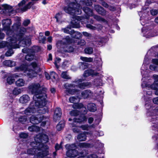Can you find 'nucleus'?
<instances>
[{
	"mask_svg": "<svg viewBox=\"0 0 158 158\" xmlns=\"http://www.w3.org/2000/svg\"><path fill=\"white\" fill-rule=\"evenodd\" d=\"M20 34L18 38H10L8 40L9 41H2L0 43V48L6 47L8 49L5 54L6 56H10L14 53L13 49L17 48L16 46H18L16 43L18 41H21L22 35L21 33Z\"/></svg>",
	"mask_w": 158,
	"mask_h": 158,
	"instance_id": "1",
	"label": "nucleus"
},
{
	"mask_svg": "<svg viewBox=\"0 0 158 158\" xmlns=\"http://www.w3.org/2000/svg\"><path fill=\"white\" fill-rule=\"evenodd\" d=\"M29 91L32 94H34L33 99L37 100L47 98L46 92L47 89L45 87H41L39 83L32 84L28 87Z\"/></svg>",
	"mask_w": 158,
	"mask_h": 158,
	"instance_id": "2",
	"label": "nucleus"
},
{
	"mask_svg": "<svg viewBox=\"0 0 158 158\" xmlns=\"http://www.w3.org/2000/svg\"><path fill=\"white\" fill-rule=\"evenodd\" d=\"M84 80L82 78L76 79L73 81L77 85H76L73 84H64V86L66 89V93L67 94L71 95L78 94L80 90L76 89V87H78L80 89H84V82H82Z\"/></svg>",
	"mask_w": 158,
	"mask_h": 158,
	"instance_id": "3",
	"label": "nucleus"
},
{
	"mask_svg": "<svg viewBox=\"0 0 158 158\" xmlns=\"http://www.w3.org/2000/svg\"><path fill=\"white\" fill-rule=\"evenodd\" d=\"M21 23L19 22L14 23L12 26L11 30V32H8L7 35L10 37V38H18L19 37L20 34H22V39L21 41L23 40V36L25 33L26 32L27 29L24 27H20Z\"/></svg>",
	"mask_w": 158,
	"mask_h": 158,
	"instance_id": "4",
	"label": "nucleus"
},
{
	"mask_svg": "<svg viewBox=\"0 0 158 158\" xmlns=\"http://www.w3.org/2000/svg\"><path fill=\"white\" fill-rule=\"evenodd\" d=\"M47 98H44L39 100H35V106L36 107L37 113L44 114L48 112V107L46 106L48 102Z\"/></svg>",
	"mask_w": 158,
	"mask_h": 158,
	"instance_id": "5",
	"label": "nucleus"
},
{
	"mask_svg": "<svg viewBox=\"0 0 158 158\" xmlns=\"http://www.w3.org/2000/svg\"><path fill=\"white\" fill-rule=\"evenodd\" d=\"M48 135L46 134L41 133L36 135L34 138V141L40 148L45 147L46 149H48V146L45 144L48 143Z\"/></svg>",
	"mask_w": 158,
	"mask_h": 158,
	"instance_id": "6",
	"label": "nucleus"
},
{
	"mask_svg": "<svg viewBox=\"0 0 158 158\" xmlns=\"http://www.w3.org/2000/svg\"><path fill=\"white\" fill-rule=\"evenodd\" d=\"M75 6H76V3L74 2H72L67 6L64 7L63 10L66 13L72 15L73 17L77 16V15L81 14L82 11L81 9L75 7Z\"/></svg>",
	"mask_w": 158,
	"mask_h": 158,
	"instance_id": "7",
	"label": "nucleus"
},
{
	"mask_svg": "<svg viewBox=\"0 0 158 158\" xmlns=\"http://www.w3.org/2000/svg\"><path fill=\"white\" fill-rule=\"evenodd\" d=\"M65 148L68 150L66 155L68 158H74L78 155V152L77 150V146L75 144L65 145Z\"/></svg>",
	"mask_w": 158,
	"mask_h": 158,
	"instance_id": "8",
	"label": "nucleus"
},
{
	"mask_svg": "<svg viewBox=\"0 0 158 158\" xmlns=\"http://www.w3.org/2000/svg\"><path fill=\"white\" fill-rule=\"evenodd\" d=\"M81 109V111H80V114L78 118H74L73 119V122L82 124L84 123L87 121V117L85 114H87V111L86 108L84 107Z\"/></svg>",
	"mask_w": 158,
	"mask_h": 158,
	"instance_id": "9",
	"label": "nucleus"
},
{
	"mask_svg": "<svg viewBox=\"0 0 158 158\" xmlns=\"http://www.w3.org/2000/svg\"><path fill=\"white\" fill-rule=\"evenodd\" d=\"M46 118V117L44 115L39 114L32 115L30 118V121L33 124H38Z\"/></svg>",
	"mask_w": 158,
	"mask_h": 158,
	"instance_id": "10",
	"label": "nucleus"
},
{
	"mask_svg": "<svg viewBox=\"0 0 158 158\" xmlns=\"http://www.w3.org/2000/svg\"><path fill=\"white\" fill-rule=\"evenodd\" d=\"M30 145L32 147L31 148H29L27 151L28 154L31 155H35L38 151L41 150V148L38 146L36 143L33 141L30 143Z\"/></svg>",
	"mask_w": 158,
	"mask_h": 158,
	"instance_id": "11",
	"label": "nucleus"
},
{
	"mask_svg": "<svg viewBox=\"0 0 158 158\" xmlns=\"http://www.w3.org/2000/svg\"><path fill=\"white\" fill-rule=\"evenodd\" d=\"M2 22L3 26V30L6 31V34L12 31L10 27L12 23L11 19H4L2 21Z\"/></svg>",
	"mask_w": 158,
	"mask_h": 158,
	"instance_id": "12",
	"label": "nucleus"
},
{
	"mask_svg": "<svg viewBox=\"0 0 158 158\" xmlns=\"http://www.w3.org/2000/svg\"><path fill=\"white\" fill-rule=\"evenodd\" d=\"M37 111L36 107L35 106V103H31L30 106L26 108L24 111L25 114L27 115H31L36 113Z\"/></svg>",
	"mask_w": 158,
	"mask_h": 158,
	"instance_id": "13",
	"label": "nucleus"
},
{
	"mask_svg": "<svg viewBox=\"0 0 158 158\" xmlns=\"http://www.w3.org/2000/svg\"><path fill=\"white\" fill-rule=\"evenodd\" d=\"M62 111L60 107H57L55 110L53 114V118L54 121L58 122L61 118Z\"/></svg>",
	"mask_w": 158,
	"mask_h": 158,
	"instance_id": "14",
	"label": "nucleus"
},
{
	"mask_svg": "<svg viewBox=\"0 0 158 158\" xmlns=\"http://www.w3.org/2000/svg\"><path fill=\"white\" fill-rule=\"evenodd\" d=\"M79 16L73 17L70 22L71 27L73 28H79L80 27V21L78 17Z\"/></svg>",
	"mask_w": 158,
	"mask_h": 158,
	"instance_id": "15",
	"label": "nucleus"
},
{
	"mask_svg": "<svg viewBox=\"0 0 158 158\" xmlns=\"http://www.w3.org/2000/svg\"><path fill=\"white\" fill-rule=\"evenodd\" d=\"M154 81L153 83L151 85V88L153 90H156L155 94L158 95V75H153Z\"/></svg>",
	"mask_w": 158,
	"mask_h": 158,
	"instance_id": "16",
	"label": "nucleus"
},
{
	"mask_svg": "<svg viewBox=\"0 0 158 158\" xmlns=\"http://www.w3.org/2000/svg\"><path fill=\"white\" fill-rule=\"evenodd\" d=\"M35 50L32 48L30 49L29 53L25 56V59L28 61H31L33 60L35 56Z\"/></svg>",
	"mask_w": 158,
	"mask_h": 158,
	"instance_id": "17",
	"label": "nucleus"
},
{
	"mask_svg": "<svg viewBox=\"0 0 158 158\" xmlns=\"http://www.w3.org/2000/svg\"><path fill=\"white\" fill-rule=\"evenodd\" d=\"M94 9L97 13L102 16H105L106 14V11L105 9L101 6L95 5L94 6Z\"/></svg>",
	"mask_w": 158,
	"mask_h": 158,
	"instance_id": "18",
	"label": "nucleus"
},
{
	"mask_svg": "<svg viewBox=\"0 0 158 158\" xmlns=\"http://www.w3.org/2000/svg\"><path fill=\"white\" fill-rule=\"evenodd\" d=\"M48 149H46L45 147L41 148V150L40 151H42L38 152L37 153V156L41 158L46 156L49 154V151L47 150Z\"/></svg>",
	"mask_w": 158,
	"mask_h": 158,
	"instance_id": "19",
	"label": "nucleus"
},
{
	"mask_svg": "<svg viewBox=\"0 0 158 158\" xmlns=\"http://www.w3.org/2000/svg\"><path fill=\"white\" fill-rule=\"evenodd\" d=\"M98 73L95 72L94 71L91 69H88L85 70L83 74L85 77H87L90 76H97Z\"/></svg>",
	"mask_w": 158,
	"mask_h": 158,
	"instance_id": "20",
	"label": "nucleus"
},
{
	"mask_svg": "<svg viewBox=\"0 0 158 158\" xmlns=\"http://www.w3.org/2000/svg\"><path fill=\"white\" fill-rule=\"evenodd\" d=\"M27 76L29 78H32L37 76V73L35 71V70L28 69H27Z\"/></svg>",
	"mask_w": 158,
	"mask_h": 158,
	"instance_id": "21",
	"label": "nucleus"
},
{
	"mask_svg": "<svg viewBox=\"0 0 158 158\" xmlns=\"http://www.w3.org/2000/svg\"><path fill=\"white\" fill-rule=\"evenodd\" d=\"M71 36L73 38L80 39L82 37V34L78 31H76L74 30H72L70 31Z\"/></svg>",
	"mask_w": 158,
	"mask_h": 158,
	"instance_id": "22",
	"label": "nucleus"
},
{
	"mask_svg": "<svg viewBox=\"0 0 158 158\" xmlns=\"http://www.w3.org/2000/svg\"><path fill=\"white\" fill-rule=\"evenodd\" d=\"M78 18L80 19V23L84 26H86L87 24L89 23L88 19L89 18V16H79Z\"/></svg>",
	"mask_w": 158,
	"mask_h": 158,
	"instance_id": "23",
	"label": "nucleus"
},
{
	"mask_svg": "<svg viewBox=\"0 0 158 158\" xmlns=\"http://www.w3.org/2000/svg\"><path fill=\"white\" fill-rule=\"evenodd\" d=\"M75 2L79 4H83L87 6H91L93 4L92 0H75Z\"/></svg>",
	"mask_w": 158,
	"mask_h": 158,
	"instance_id": "24",
	"label": "nucleus"
},
{
	"mask_svg": "<svg viewBox=\"0 0 158 158\" xmlns=\"http://www.w3.org/2000/svg\"><path fill=\"white\" fill-rule=\"evenodd\" d=\"M30 100V98L27 94H24L21 96L19 99V102L23 104H26Z\"/></svg>",
	"mask_w": 158,
	"mask_h": 158,
	"instance_id": "25",
	"label": "nucleus"
},
{
	"mask_svg": "<svg viewBox=\"0 0 158 158\" xmlns=\"http://www.w3.org/2000/svg\"><path fill=\"white\" fill-rule=\"evenodd\" d=\"M82 10L86 14L85 16H90L93 15V10L92 9L87 6H85L83 7Z\"/></svg>",
	"mask_w": 158,
	"mask_h": 158,
	"instance_id": "26",
	"label": "nucleus"
},
{
	"mask_svg": "<svg viewBox=\"0 0 158 158\" xmlns=\"http://www.w3.org/2000/svg\"><path fill=\"white\" fill-rule=\"evenodd\" d=\"M64 51L65 52H74V48L70 44L65 45L63 48Z\"/></svg>",
	"mask_w": 158,
	"mask_h": 158,
	"instance_id": "27",
	"label": "nucleus"
},
{
	"mask_svg": "<svg viewBox=\"0 0 158 158\" xmlns=\"http://www.w3.org/2000/svg\"><path fill=\"white\" fill-rule=\"evenodd\" d=\"M3 64L5 66L12 67L15 65L16 63L12 60H6L3 61Z\"/></svg>",
	"mask_w": 158,
	"mask_h": 158,
	"instance_id": "28",
	"label": "nucleus"
},
{
	"mask_svg": "<svg viewBox=\"0 0 158 158\" xmlns=\"http://www.w3.org/2000/svg\"><path fill=\"white\" fill-rule=\"evenodd\" d=\"M92 94L91 91L90 90L86 89L81 92V95L84 98L86 99L89 98Z\"/></svg>",
	"mask_w": 158,
	"mask_h": 158,
	"instance_id": "29",
	"label": "nucleus"
},
{
	"mask_svg": "<svg viewBox=\"0 0 158 158\" xmlns=\"http://www.w3.org/2000/svg\"><path fill=\"white\" fill-rule=\"evenodd\" d=\"M87 136L85 133H79L77 136V139L79 142L83 141L86 140Z\"/></svg>",
	"mask_w": 158,
	"mask_h": 158,
	"instance_id": "30",
	"label": "nucleus"
},
{
	"mask_svg": "<svg viewBox=\"0 0 158 158\" xmlns=\"http://www.w3.org/2000/svg\"><path fill=\"white\" fill-rule=\"evenodd\" d=\"M34 4L32 1L29 2L27 4L25 5L21 9L22 11L23 12H25L27 10L30 9L31 8V5H33Z\"/></svg>",
	"mask_w": 158,
	"mask_h": 158,
	"instance_id": "31",
	"label": "nucleus"
},
{
	"mask_svg": "<svg viewBox=\"0 0 158 158\" xmlns=\"http://www.w3.org/2000/svg\"><path fill=\"white\" fill-rule=\"evenodd\" d=\"M93 16L95 19L98 21H101L103 22H107V21L104 18H103L97 15H95L93 13Z\"/></svg>",
	"mask_w": 158,
	"mask_h": 158,
	"instance_id": "32",
	"label": "nucleus"
},
{
	"mask_svg": "<svg viewBox=\"0 0 158 158\" xmlns=\"http://www.w3.org/2000/svg\"><path fill=\"white\" fill-rule=\"evenodd\" d=\"M80 68L82 70L87 69L89 66V64L84 62H81L80 63Z\"/></svg>",
	"mask_w": 158,
	"mask_h": 158,
	"instance_id": "33",
	"label": "nucleus"
},
{
	"mask_svg": "<svg viewBox=\"0 0 158 158\" xmlns=\"http://www.w3.org/2000/svg\"><path fill=\"white\" fill-rule=\"evenodd\" d=\"M25 81L22 78H19L15 81V84L18 87H21L24 85Z\"/></svg>",
	"mask_w": 158,
	"mask_h": 158,
	"instance_id": "34",
	"label": "nucleus"
},
{
	"mask_svg": "<svg viewBox=\"0 0 158 158\" xmlns=\"http://www.w3.org/2000/svg\"><path fill=\"white\" fill-rule=\"evenodd\" d=\"M69 114L71 116H79L80 114V111L77 110H73L70 112Z\"/></svg>",
	"mask_w": 158,
	"mask_h": 158,
	"instance_id": "35",
	"label": "nucleus"
},
{
	"mask_svg": "<svg viewBox=\"0 0 158 158\" xmlns=\"http://www.w3.org/2000/svg\"><path fill=\"white\" fill-rule=\"evenodd\" d=\"M65 41L63 42V44L65 45H67V44H70L73 43V40L69 36H66L64 38Z\"/></svg>",
	"mask_w": 158,
	"mask_h": 158,
	"instance_id": "36",
	"label": "nucleus"
},
{
	"mask_svg": "<svg viewBox=\"0 0 158 158\" xmlns=\"http://www.w3.org/2000/svg\"><path fill=\"white\" fill-rule=\"evenodd\" d=\"M18 121L22 124H24L27 121V118L25 115L20 116L18 118Z\"/></svg>",
	"mask_w": 158,
	"mask_h": 158,
	"instance_id": "37",
	"label": "nucleus"
},
{
	"mask_svg": "<svg viewBox=\"0 0 158 158\" xmlns=\"http://www.w3.org/2000/svg\"><path fill=\"white\" fill-rule=\"evenodd\" d=\"M80 59L83 61L86 62H93V59L91 57H87L81 56Z\"/></svg>",
	"mask_w": 158,
	"mask_h": 158,
	"instance_id": "38",
	"label": "nucleus"
},
{
	"mask_svg": "<svg viewBox=\"0 0 158 158\" xmlns=\"http://www.w3.org/2000/svg\"><path fill=\"white\" fill-rule=\"evenodd\" d=\"M84 106L83 104L82 103H75L73 106V107L74 109H82Z\"/></svg>",
	"mask_w": 158,
	"mask_h": 158,
	"instance_id": "39",
	"label": "nucleus"
},
{
	"mask_svg": "<svg viewBox=\"0 0 158 158\" xmlns=\"http://www.w3.org/2000/svg\"><path fill=\"white\" fill-rule=\"evenodd\" d=\"M74 123V122H73V123L72 127H75L73 128L72 129V131L74 133H79L81 131V130L80 129L77 128V127H78V126H77V125L75 124Z\"/></svg>",
	"mask_w": 158,
	"mask_h": 158,
	"instance_id": "40",
	"label": "nucleus"
},
{
	"mask_svg": "<svg viewBox=\"0 0 158 158\" xmlns=\"http://www.w3.org/2000/svg\"><path fill=\"white\" fill-rule=\"evenodd\" d=\"M71 26L70 24L68 25L66 27L62 29L64 32L65 33L69 34L71 35L70 31L69 30L71 29Z\"/></svg>",
	"mask_w": 158,
	"mask_h": 158,
	"instance_id": "41",
	"label": "nucleus"
},
{
	"mask_svg": "<svg viewBox=\"0 0 158 158\" xmlns=\"http://www.w3.org/2000/svg\"><path fill=\"white\" fill-rule=\"evenodd\" d=\"M2 6L4 9L6 10H8L9 12H11L12 11V6L7 4H5L2 5Z\"/></svg>",
	"mask_w": 158,
	"mask_h": 158,
	"instance_id": "42",
	"label": "nucleus"
},
{
	"mask_svg": "<svg viewBox=\"0 0 158 158\" xmlns=\"http://www.w3.org/2000/svg\"><path fill=\"white\" fill-rule=\"evenodd\" d=\"M6 81L8 84L11 85L15 82V79L13 77L9 76L7 78Z\"/></svg>",
	"mask_w": 158,
	"mask_h": 158,
	"instance_id": "43",
	"label": "nucleus"
},
{
	"mask_svg": "<svg viewBox=\"0 0 158 158\" xmlns=\"http://www.w3.org/2000/svg\"><path fill=\"white\" fill-rule=\"evenodd\" d=\"M64 124L61 123V122H60L56 127V128L58 131H61L64 127Z\"/></svg>",
	"mask_w": 158,
	"mask_h": 158,
	"instance_id": "44",
	"label": "nucleus"
},
{
	"mask_svg": "<svg viewBox=\"0 0 158 158\" xmlns=\"http://www.w3.org/2000/svg\"><path fill=\"white\" fill-rule=\"evenodd\" d=\"M84 52L86 54H91L93 52V49L92 48L87 47L85 49Z\"/></svg>",
	"mask_w": 158,
	"mask_h": 158,
	"instance_id": "45",
	"label": "nucleus"
},
{
	"mask_svg": "<svg viewBox=\"0 0 158 158\" xmlns=\"http://www.w3.org/2000/svg\"><path fill=\"white\" fill-rule=\"evenodd\" d=\"M95 84L96 86H102L103 83L102 80L100 79H98L94 80Z\"/></svg>",
	"mask_w": 158,
	"mask_h": 158,
	"instance_id": "46",
	"label": "nucleus"
},
{
	"mask_svg": "<svg viewBox=\"0 0 158 158\" xmlns=\"http://www.w3.org/2000/svg\"><path fill=\"white\" fill-rule=\"evenodd\" d=\"M37 126L35 125H32L29 126L28 127V130L30 131H37Z\"/></svg>",
	"mask_w": 158,
	"mask_h": 158,
	"instance_id": "47",
	"label": "nucleus"
},
{
	"mask_svg": "<svg viewBox=\"0 0 158 158\" xmlns=\"http://www.w3.org/2000/svg\"><path fill=\"white\" fill-rule=\"evenodd\" d=\"M13 94L15 95H17L21 93V90L17 88H15L12 91Z\"/></svg>",
	"mask_w": 158,
	"mask_h": 158,
	"instance_id": "48",
	"label": "nucleus"
},
{
	"mask_svg": "<svg viewBox=\"0 0 158 158\" xmlns=\"http://www.w3.org/2000/svg\"><path fill=\"white\" fill-rule=\"evenodd\" d=\"M61 76L64 79H69L71 78V77L67 74V72L66 71L63 72L61 73Z\"/></svg>",
	"mask_w": 158,
	"mask_h": 158,
	"instance_id": "49",
	"label": "nucleus"
},
{
	"mask_svg": "<svg viewBox=\"0 0 158 158\" xmlns=\"http://www.w3.org/2000/svg\"><path fill=\"white\" fill-rule=\"evenodd\" d=\"M92 86V84L90 82H84V89L86 88H90Z\"/></svg>",
	"mask_w": 158,
	"mask_h": 158,
	"instance_id": "50",
	"label": "nucleus"
},
{
	"mask_svg": "<svg viewBox=\"0 0 158 158\" xmlns=\"http://www.w3.org/2000/svg\"><path fill=\"white\" fill-rule=\"evenodd\" d=\"M77 100V97L74 96L70 97L69 99V102L74 104L76 103Z\"/></svg>",
	"mask_w": 158,
	"mask_h": 158,
	"instance_id": "51",
	"label": "nucleus"
},
{
	"mask_svg": "<svg viewBox=\"0 0 158 158\" xmlns=\"http://www.w3.org/2000/svg\"><path fill=\"white\" fill-rule=\"evenodd\" d=\"M51 78L56 80L58 76V75L54 71H51L50 73Z\"/></svg>",
	"mask_w": 158,
	"mask_h": 158,
	"instance_id": "52",
	"label": "nucleus"
},
{
	"mask_svg": "<svg viewBox=\"0 0 158 158\" xmlns=\"http://www.w3.org/2000/svg\"><path fill=\"white\" fill-rule=\"evenodd\" d=\"M94 104H92V105H90L89 107V110L92 112H94L96 110V107Z\"/></svg>",
	"mask_w": 158,
	"mask_h": 158,
	"instance_id": "53",
	"label": "nucleus"
},
{
	"mask_svg": "<svg viewBox=\"0 0 158 158\" xmlns=\"http://www.w3.org/2000/svg\"><path fill=\"white\" fill-rule=\"evenodd\" d=\"M28 136V135L24 132H21L19 134V137L21 138H26Z\"/></svg>",
	"mask_w": 158,
	"mask_h": 158,
	"instance_id": "54",
	"label": "nucleus"
},
{
	"mask_svg": "<svg viewBox=\"0 0 158 158\" xmlns=\"http://www.w3.org/2000/svg\"><path fill=\"white\" fill-rule=\"evenodd\" d=\"M31 23L30 19H27L24 20L23 23V25L25 27L27 26Z\"/></svg>",
	"mask_w": 158,
	"mask_h": 158,
	"instance_id": "55",
	"label": "nucleus"
},
{
	"mask_svg": "<svg viewBox=\"0 0 158 158\" xmlns=\"http://www.w3.org/2000/svg\"><path fill=\"white\" fill-rule=\"evenodd\" d=\"M158 12V10L152 9L150 10V13L152 15L155 16L156 15Z\"/></svg>",
	"mask_w": 158,
	"mask_h": 158,
	"instance_id": "56",
	"label": "nucleus"
},
{
	"mask_svg": "<svg viewBox=\"0 0 158 158\" xmlns=\"http://www.w3.org/2000/svg\"><path fill=\"white\" fill-rule=\"evenodd\" d=\"M78 127L82 128L83 130H87L88 128V125H82L80 126H79Z\"/></svg>",
	"mask_w": 158,
	"mask_h": 158,
	"instance_id": "57",
	"label": "nucleus"
},
{
	"mask_svg": "<svg viewBox=\"0 0 158 158\" xmlns=\"http://www.w3.org/2000/svg\"><path fill=\"white\" fill-rule=\"evenodd\" d=\"M92 24L88 23L85 26L87 28H89L92 30H94L95 28V27L91 25Z\"/></svg>",
	"mask_w": 158,
	"mask_h": 158,
	"instance_id": "58",
	"label": "nucleus"
},
{
	"mask_svg": "<svg viewBox=\"0 0 158 158\" xmlns=\"http://www.w3.org/2000/svg\"><path fill=\"white\" fill-rule=\"evenodd\" d=\"M87 158H98V156L96 154L93 153L88 156Z\"/></svg>",
	"mask_w": 158,
	"mask_h": 158,
	"instance_id": "59",
	"label": "nucleus"
},
{
	"mask_svg": "<svg viewBox=\"0 0 158 158\" xmlns=\"http://www.w3.org/2000/svg\"><path fill=\"white\" fill-rule=\"evenodd\" d=\"M27 1L26 0H22L18 4V6L19 7L23 6V5H24Z\"/></svg>",
	"mask_w": 158,
	"mask_h": 158,
	"instance_id": "60",
	"label": "nucleus"
},
{
	"mask_svg": "<svg viewBox=\"0 0 158 158\" xmlns=\"http://www.w3.org/2000/svg\"><path fill=\"white\" fill-rule=\"evenodd\" d=\"M44 74L45 77L47 80H49L51 79V76L50 74L49 75L48 72L46 71L44 72Z\"/></svg>",
	"mask_w": 158,
	"mask_h": 158,
	"instance_id": "61",
	"label": "nucleus"
},
{
	"mask_svg": "<svg viewBox=\"0 0 158 158\" xmlns=\"http://www.w3.org/2000/svg\"><path fill=\"white\" fill-rule=\"evenodd\" d=\"M31 65L33 69V70L36 69V68L37 67V64L35 62H33L31 63Z\"/></svg>",
	"mask_w": 158,
	"mask_h": 158,
	"instance_id": "62",
	"label": "nucleus"
},
{
	"mask_svg": "<svg viewBox=\"0 0 158 158\" xmlns=\"http://www.w3.org/2000/svg\"><path fill=\"white\" fill-rule=\"evenodd\" d=\"M30 49H27L26 48H24L22 49V52L24 53H29Z\"/></svg>",
	"mask_w": 158,
	"mask_h": 158,
	"instance_id": "63",
	"label": "nucleus"
},
{
	"mask_svg": "<svg viewBox=\"0 0 158 158\" xmlns=\"http://www.w3.org/2000/svg\"><path fill=\"white\" fill-rule=\"evenodd\" d=\"M152 63L156 65H158V59H153L152 60Z\"/></svg>",
	"mask_w": 158,
	"mask_h": 158,
	"instance_id": "64",
	"label": "nucleus"
}]
</instances>
